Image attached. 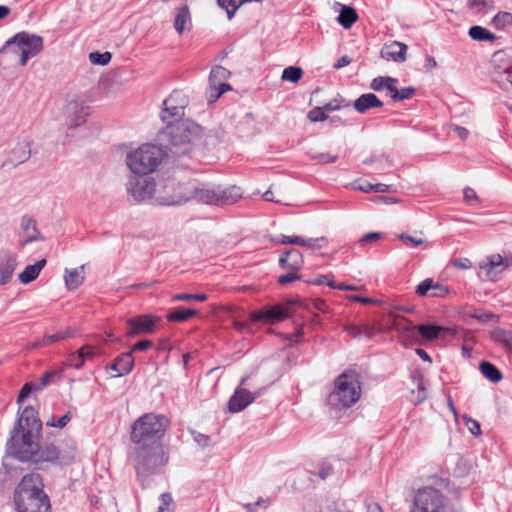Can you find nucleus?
I'll return each mask as SVG.
<instances>
[{
  "label": "nucleus",
  "mask_w": 512,
  "mask_h": 512,
  "mask_svg": "<svg viewBox=\"0 0 512 512\" xmlns=\"http://www.w3.org/2000/svg\"><path fill=\"white\" fill-rule=\"evenodd\" d=\"M42 422L38 412L27 406L18 418L10 439L7 442V451L20 461H30L35 464L58 463L60 450L50 442L39 443Z\"/></svg>",
  "instance_id": "f257e3e1"
},
{
  "label": "nucleus",
  "mask_w": 512,
  "mask_h": 512,
  "mask_svg": "<svg viewBox=\"0 0 512 512\" xmlns=\"http://www.w3.org/2000/svg\"><path fill=\"white\" fill-rule=\"evenodd\" d=\"M142 486H149V478L159 474L169 461L168 450L163 445L134 446L129 456Z\"/></svg>",
  "instance_id": "f03ea898"
},
{
  "label": "nucleus",
  "mask_w": 512,
  "mask_h": 512,
  "mask_svg": "<svg viewBox=\"0 0 512 512\" xmlns=\"http://www.w3.org/2000/svg\"><path fill=\"white\" fill-rule=\"evenodd\" d=\"M42 478L38 473L25 475L14 492L17 512H51L50 500L43 491Z\"/></svg>",
  "instance_id": "7ed1b4c3"
},
{
  "label": "nucleus",
  "mask_w": 512,
  "mask_h": 512,
  "mask_svg": "<svg viewBox=\"0 0 512 512\" xmlns=\"http://www.w3.org/2000/svg\"><path fill=\"white\" fill-rule=\"evenodd\" d=\"M169 426L170 420L165 415L146 413L132 424L131 441L134 446L163 445L161 441Z\"/></svg>",
  "instance_id": "20e7f679"
},
{
  "label": "nucleus",
  "mask_w": 512,
  "mask_h": 512,
  "mask_svg": "<svg viewBox=\"0 0 512 512\" xmlns=\"http://www.w3.org/2000/svg\"><path fill=\"white\" fill-rule=\"evenodd\" d=\"M361 384L355 373H342L334 381L327 405L335 412L352 407L361 397Z\"/></svg>",
  "instance_id": "39448f33"
},
{
  "label": "nucleus",
  "mask_w": 512,
  "mask_h": 512,
  "mask_svg": "<svg viewBox=\"0 0 512 512\" xmlns=\"http://www.w3.org/2000/svg\"><path fill=\"white\" fill-rule=\"evenodd\" d=\"M202 128L191 120L168 123L165 134L170 143V152L176 156L191 151L193 144L200 138Z\"/></svg>",
  "instance_id": "423d86ee"
},
{
  "label": "nucleus",
  "mask_w": 512,
  "mask_h": 512,
  "mask_svg": "<svg viewBox=\"0 0 512 512\" xmlns=\"http://www.w3.org/2000/svg\"><path fill=\"white\" fill-rule=\"evenodd\" d=\"M161 147L154 144H143L126 156V163L132 174L149 175L153 173L164 159Z\"/></svg>",
  "instance_id": "0eeeda50"
},
{
  "label": "nucleus",
  "mask_w": 512,
  "mask_h": 512,
  "mask_svg": "<svg viewBox=\"0 0 512 512\" xmlns=\"http://www.w3.org/2000/svg\"><path fill=\"white\" fill-rule=\"evenodd\" d=\"M189 183H180L175 180H167L162 186L156 201L160 205L174 206L190 201Z\"/></svg>",
  "instance_id": "6e6552de"
},
{
  "label": "nucleus",
  "mask_w": 512,
  "mask_h": 512,
  "mask_svg": "<svg viewBox=\"0 0 512 512\" xmlns=\"http://www.w3.org/2000/svg\"><path fill=\"white\" fill-rule=\"evenodd\" d=\"M443 494L433 488L419 489L414 497V506L411 512H445Z\"/></svg>",
  "instance_id": "1a4fd4ad"
},
{
  "label": "nucleus",
  "mask_w": 512,
  "mask_h": 512,
  "mask_svg": "<svg viewBox=\"0 0 512 512\" xmlns=\"http://www.w3.org/2000/svg\"><path fill=\"white\" fill-rule=\"evenodd\" d=\"M13 43H18V50L21 51V58L19 64L25 66L29 58L36 56L43 50V38L28 32H19L7 40V47Z\"/></svg>",
  "instance_id": "9d476101"
},
{
  "label": "nucleus",
  "mask_w": 512,
  "mask_h": 512,
  "mask_svg": "<svg viewBox=\"0 0 512 512\" xmlns=\"http://www.w3.org/2000/svg\"><path fill=\"white\" fill-rule=\"evenodd\" d=\"M126 190L135 201L150 199L156 191V182L152 176L132 174L126 184Z\"/></svg>",
  "instance_id": "9b49d317"
},
{
  "label": "nucleus",
  "mask_w": 512,
  "mask_h": 512,
  "mask_svg": "<svg viewBox=\"0 0 512 512\" xmlns=\"http://www.w3.org/2000/svg\"><path fill=\"white\" fill-rule=\"evenodd\" d=\"M247 381L248 377H243L240 380L239 386L235 389L233 395L230 397L228 401L229 412H241L262 394L261 389L252 393L248 389L244 388V386L247 384Z\"/></svg>",
  "instance_id": "f8f14e48"
},
{
  "label": "nucleus",
  "mask_w": 512,
  "mask_h": 512,
  "mask_svg": "<svg viewBox=\"0 0 512 512\" xmlns=\"http://www.w3.org/2000/svg\"><path fill=\"white\" fill-rule=\"evenodd\" d=\"M188 104L187 96L179 90H174L168 98L163 101V110L161 119L163 122L170 123L175 118L184 115V109Z\"/></svg>",
  "instance_id": "ddd939ff"
},
{
  "label": "nucleus",
  "mask_w": 512,
  "mask_h": 512,
  "mask_svg": "<svg viewBox=\"0 0 512 512\" xmlns=\"http://www.w3.org/2000/svg\"><path fill=\"white\" fill-rule=\"evenodd\" d=\"M287 317V309L281 305L265 306L249 314L251 322H262L264 324H275L285 320Z\"/></svg>",
  "instance_id": "4468645a"
},
{
  "label": "nucleus",
  "mask_w": 512,
  "mask_h": 512,
  "mask_svg": "<svg viewBox=\"0 0 512 512\" xmlns=\"http://www.w3.org/2000/svg\"><path fill=\"white\" fill-rule=\"evenodd\" d=\"M511 265L512 257H503L500 254H493L482 260L479 263V268L485 271L488 279L492 280Z\"/></svg>",
  "instance_id": "2eb2a0df"
},
{
  "label": "nucleus",
  "mask_w": 512,
  "mask_h": 512,
  "mask_svg": "<svg viewBox=\"0 0 512 512\" xmlns=\"http://www.w3.org/2000/svg\"><path fill=\"white\" fill-rule=\"evenodd\" d=\"M229 74L230 72L222 66H215L212 68L209 75V84L211 97L214 101L223 93L231 89L230 85L224 82L228 78Z\"/></svg>",
  "instance_id": "dca6fc26"
},
{
  "label": "nucleus",
  "mask_w": 512,
  "mask_h": 512,
  "mask_svg": "<svg viewBox=\"0 0 512 512\" xmlns=\"http://www.w3.org/2000/svg\"><path fill=\"white\" fill-rule=\"evenodd\" d=\"M156 321H158V318L152 317L150 315H141L138 317L130 318L126 322V335L129 337H134L151 333L155 328Z\"/></svg>",
  "instance_id": "f3484780"
},
{
  "label": "nucleus",
  "mask_w": 512,
  "mask_h": 512,
  "mask_svg": "<svg viewBox=\"0 0 512 512\" xmlns=\"http://www.w3.org/2000/svg\"><path fill=\"white\" fill-rule=\"evenodd\" d=\"M217 185H192L190 186V200L208 205H217Z\"/></svg>",
  "instance_id": "a211bd4d"
},
{
  "label": "nucleus",
  "mask_w": 512,
  "mask_h": 512,
  "mask_svg": "<svg viewBox=\"0 0 512 512\" xmlns=\"http://www.w3.org/2000/svg\"><path fill=\"white\" fill-rule=\"evenodd\" d=\"M65 112L69 118L70 126L77 127L85 122L86 116L89 114V107L84 105L83 102L72 99L67 103Z\"/></svg>",
  "instance_id": "6ab92c4d"
},
{
  "label": "nucleus",
  "mask_w": 512,
  "mask_h": 512,
  "mask_svg": "<svg viewBox=\"0 0 512 512\" xmlns=\"http://www.w3.org/2000/svg\"><path fill=\"white\" fill-rule=\"evenodd\" d=\"M408 47L406 44L392 41L384 44L381 49V57L385 60H392L394 62L402 63L406 60V52Z\"/></svg>",
  "instance_id": "aec40b11"
},
{
  "label": "nucleus",
  "mask_w": 512,
  "mask_h": 512,
  "mask_svg": "<svg viewBox=\"0 0 512 512\" xmlns=\"http://www.w3.org/2000/svg\"><path fill=\"white\" fill-rule=\"evenodd\" d=\"M217 205L225 206L232 205L236 203L242 197V190L240 187L231 185V186H222L217 185Z\"/></svg>",
  "instance_id": "412c9836"
},
{
  "label": "nucleus",
  "mask_w": 512,
  "mask_h": 512,
  "mask_svg": "<svg viewBox=\"0 0 512 512\" xmlns=\"http://www.w3.org/2000/svg\"><path fill=\"white\" fill-rule=\"evenodd\" d=\"M133 367L134 359L131 352H124L117 356L108 368L116 372L113 377H121L129 374Z\"/></svg>",
  "instance_id": "4be33fe9"
},
{
  "label": "nucleus",
  "mask_w": 512,
  "mask_h": 512,
  "mask_svg": "<svg viewBox=\"0 0 512 512\" xmlns=\"http://www.w3.org/2000/svg\"><path fill=\"white\" fill-rule=\"evenodd\" d=\"M279 265L286 270L299 271L303 265V256L297 249H290L282 254Z\"/></svg>",
  "instance_id": "5701e85b"
},
{
  "label": "nucleus",
  "mask_w": 512,
  "mask_h": 512,
  "mask_svg": "<svg viewBox=\"0 0 512 512\" xmlns=\"http://www.w3.org/2000/svg\"><path fill=\"white\" fill-rule=\"evenodd\" d=\"M382 106L383 102L373 93L362 94L353 102L354 109L360 114L366 113L369 109Z\"/></svg>",
  "instance_id": "b1692460"
},
{
  "label": "nucleus",
  "mask_w": 512,
  "mask_h": 512,
  "mask_svg": "<svg viewBox=\"0 0 512 512\" xmlns=\"http://www.w3.org/2000/svg\"><path fill=\"white\" fill-rule=\"evenodd\" d=\"M31 157V144L29 141L19 142L10 153V162L14 165L22 164Z\"/></svg>",
  "instance_id": "393cba45"
},
{
  "label": "nucleus",
  "mask_w": 512,
  "mask_h": 512,
  "mask_svg": "<svg viewBox=\"0 0 512 512\" xmlns=\"http://www.w3.org/2000/svg\"><path fill=\"white\" fill-rule=\"evenodd\" d=\"M417 331L427 341L435 340L442 332L454 334L455 330L449 327L439 325H418Z\"/></svg>",
  "instance_id": "a878e982"
},
{
  "label": "nucleus",
  "mask_w": 512,
  "mask_h": 512,
  "mask_svg": "<svg viewBox=\"0 0 512 512\" xmlns=\"http://www.w3.org/2000/svg\"><path fill=\"white\" fill-rule=\"evenodd\" d=\"M85 266L81 265L78 268L75 269H65V285L69 290H75L77 289L84 281V274H85Z\"/></svg>",
  "instance_id": "bb28decb"
},
{
  "label": "nucleus",
  "mask_w": 512,
  "mask_h": 512,
  "mask_svg": "<svg viewBox=\"0 0 512 512\" xmlns=\"http://www.w3.org/2000/svg\"><path fill=\"white\" fill-rule=\"evenodd\" d=\"M491 63L493 68L499 73H512V57L504 51H497L493 54Z\"/></svg>",
  "instance_id": "cd10ccee"
},
{
  "label": "nucleus",
  "mask_w": 512,
  "mask_h": 512,
  "mask_svg": "<svg viewBox=\"0 0 512 512\" xmlns=\"http://www.w3.org/2000/svg\"><path fill=\"white\" fill-rule=\"evenodd\" d=\"M46 265V259H41L32 265H28L25 267L22 273L19 274V280L22 284H28L34 281L41 270Z\"/></svg>",
  "instance_id": "c85d7f7f"
},
{
  "label": "nucleus",
  "mask_w": 512,
  "mask_h": 512,
  "mask_svg": "<svg viewBox=\"0 0 512 512\" xmlns=\"http://www.w3.org/2000/svg\"><path fill=\"white\" fill-rule=\"evenodd\" d=\"M21 227L23 231L26 233L28 242L40 239V233L37 230L36 221L32 217L24 215L21 218Z\"/></svg>",
  "instance_id": "c756f323"
},
{
  "label": "nucleus",
  "mask_w": 512,
  "mask_h": 512,
  "mask_svg": "<svg viewBox=\"0 0 512 512\" xmlns=\"http://www.w3.org/2000/svg\"><path fill=\"white\" fill-rule=\"evenodd\" d=\"M491 338L494 342L502 345L506 350L512 352V333L502 328H495L491 332Z\"/></svg>",
  "instance_id": "7c9ffc66"
},
{
  "label": "nucleus",
  "mask_w": 512,
  "mask_h": 512,
  "mask_svg": "<svg viewBox=\"0 0 512 512\" xmlns=\"http://www.w3.org/2000/svg\"><path fill=\"white\" fill-rule=\"evenodd\" d=\"M482 375L493 383H498L502 380L503 376L500 370L488 361H482L479 365Z\"/></svg>",
  "instance_id": "2f4dec72"
},
{
  "label": "nucleus",
  "mask_w": 512,
  "mask_h": 512,
  "mask_svg": "<svg viewBox=\"0 0 512 512\" xmlns=\"http://www.w3.org/2000/svg\"><path fill=\"white\" fill-rule=\"evenodd\" d=\"M197 314V311L195 309H187V308H177L172 311H170L166 318L170 322H185L189 318L195 316Z\"/></svg>",
  "instance_id": "473e14b6"
},
{
  "label": "nucleus",
  "mask_w": 512,
  "mask_h": 512,
  "mask_svg": "<svg viewBox=\"0 0 512 512\" xmlns=\"http://www.w3.org/2000/svg\"><path fill=\"white\" fill-rule=\"evenodd\" d=\"M358 19L356 11L347 6H343L338 16V22L345 29L350 28Z\"/></svg>",
  "instance_id": "72a5a7b5"
},
{
  "label": "nucleus",
  "mask_w": 512,
  "mask_h": 512,
  "mask_svg": "<svg viewBox=\"0 0 512 512\" xmlns=\"http://www.w3.org/2000/svg\"><path fill=\"white\" fill-rule=\"evenodd\" d=\"M469 36L475 41H494L497 36L482 26H472L468 31Z\"/></svg>",
  "instance_id": "f704fd0d"
},
{
  "label": "nucleus",
  "mask_w": 512,
  "mask_h": 512,
  "mask_svg": "<svg viewBox=\"0 0 512 512\" xmlns=\"http://www.w3.org/2000/svg\"><path fill=\"white\" fill-rule=\"evenodd\" d=\"M187 24H190V12L187 6H183L177 10L174 28L179 34H182Z\"/></svg>",
  "instance_id": "c9c22d12"
},
{
  "label": "nucleus",
  "mask_w": 512,
  "mask_h": 512,
  "mask_svg": "<svg viewBox=\"0 0 512 512\" xmlns=\"http://www.w3.org/2000/svg\"><path fill=\"white\" fill-rule=\"evenodd\" d=\"M492 24L498 30H502L508 26H511L512 25V13L505 12V11L498 12L493 17Z\"/></svg>",
  "instance_id": "e433bc0d"
},
{
  "label": "nucleus",
  "mask_w": 512,
  "mask_h": 512,
  "mask_svg": "<svg viewBox=\"0 0 512 512\" xmlns=\"http://www.w3.org/2000/svg\"><path fill=\"white\" fill-rule=\"evenodd\" d=\"M303 76V70L297 66H288L283 70L282 80L297 83Z\"/></svg>",
  "instance_id": "4c0bfd02"
},
{
  "label": "nucleus",
  "mask_w": 512,
  "mask_h": 512,
  "mask_svg": "<svg viewBox=\"0 0 512 512\" xmlns=\"http://www.w3.org/2000/svg\"><path fill=\"white\" fill-rule=\"evenodd\" d=\"M217 2L221 8L226 10L228 18L231 19L237 9L247 0H217Z\"/></svg>",
  "instance_id": "58836bf2"
},
{
  "label": "nucleus",
  "mask_w": 512,
  "mask_h": 512,
  "mask_svg": "<svg viewBox=\"0 0 512 512\" xmlns=\"http://www.w3.org/2000/svg\"><path fill=\"white\" fill-rule=\"evenodd\" d=\"M351 106V102L349 100H346L342 96H338L336 98H333L328 103L324 105V109L328 112L338 111L343 108H348Z\"/></svg>",
  "instance_id": "ea45409f"
},
{
  "label": "nucleus",
  "mask_w": 512,
  "mask_h": 512,
  "mask_svg": "<svg viewBox=\"0 0 512 512\" xmlns=\"http://www.w3.org/2000/svg\"><path fill=\"white\" fill-rule=\"evenodd\" d=\"M15 270V264L13 262L0 263V285L8 283Z\"/></svg>",
  "instance_id": "a19ab883"
},
{
  "label": "nucleus",
  "mask_w": 512,
  "mask_h": 512,
  "mask_svg": "<svg viewBox=\"0 0 512 512\" xmlns=\"http://www.w3.org/2000/svg\"><path fill=\"white\" fill-rule=\"evenodd\" d=\"M112 55L110 52H91L89 54V60L92 64L96 65H107L111 61Z\"/></svg>",
  "instance_id": "79ce46f5"
},
{
  "label": "nucleus",
  "mask_w": 512,
  "mask_h": 512,
  "mask_svg": "<svg viewBox=\"0 0 512 512\" xmlns=\"http://www.w3.org/2000/svg\"><path fill=\"white\" fill-rule=\"evenodd\" d=\"M394 327L398 331H414L417 330V326L413 325L411 321L407 320L406 318L399 316L394 319Z\"/></svg>",
  "instance_id": "37998d69"
},
{
  "label": "nucleus",
  "mask_w": 512,
  "mask_h": 512,
  "mask_svg": "<svg viewBox=\"0 0 512 512\" xmlns=\"http://www.w3.org/2000/svg\"><path fill=\"white\" fill-rule=\"evenodd\" d=\"M325 111L326 110L324 109V106L323 107H315L308 112L307 117L311 122H322L329 118L328 115L325 113Z\"/></svg>",
  "instance_id": "c03bdc74"
},
{
  "label": "nucleus",
  "mask_w": 512,
  "mask_h": 512,
  "mask_svg": "<svg viewBox=\"0 0 512 512\" xmlns=\"http://www.w3.org/2000/svg\"><path fill=\"white\" fill-rule=\"evenodd\" d=\"M190 434L193 437V440L201 447V448H207L212 445V440L209 435L202 434L200 432H197L195 430H191Z\"/></svg>",
  "instance_id": "a18cd8bd"
},
{
  "label": "nucleus",
  "mask_w": 512,
  "mask_h": 512,
  "mask_svg": "<svg viewBox=\"0 0 512 512\" xmlns=\"http://www.w3.org/2000/svg\"><path fill=\"white\" fill-rule=\"evenodd\" d=\"M191 300L203 302V301L207 300V295L206 294L180 293V294H175L174 296H172V301H191Z\"/></svg>",
  "instance_id": "49530a36"
},
{
  "label": "nucleus",
  "mask_w": 512,
  "mask_h": 512,
  "mask_svg": "<svg viewBox=\"0 0 512 512\" xmlns=\"http://www.w3.org/2000/svg\"><path fill=\"white\" fill-rule=\"evenodd\" d=\"M72 336V331L66 330L51 334L43 339V345H49L59 340H63Z\"/></svg>",
  "instance_id": "de8ad7c7"
},
{
  "label": "nucleus",
  "mask_w": 512,
  "mask_h": 512,
  "mask_svg": "<svg viewBox=\"0 0 512 512\" xmlns=\"http://www.w3.org/2000/svg\"><path fill=\"white\" fill-rule=\"evenodd\" d=\"M66 364L69 367L75 368L77 370L83 367V356L79 354L78 351L75 353H71L66 360Z\"/></svg>",
  "instance_id": "09e8293b"
},
{
  "label": "nucleus",
  "mask_w": 512,
  "mask_h": 512,
  "mask_svg": "<svg viewBox=\"0 0 512 512\" xmlns=\"http://www.w3.org/2000/svg\"><path fill=\"white\" fill-rule=\"evenodd\" d=\"M415 88L414 87H404L399 90V92H396V94L393 96L394 102L403 101L406 99H410L415 94Z\"/></svg>",
  "instance_id": "8fccbe9b"
},
{
  "label": "nucleus",
  "mask_w": 512,
  "mask_h": 512,
  "mask_svg": "<svg viewBox=\"0 0 512 512\" xmlns=\"http://www.w3.org/2000/svg\"><path fill=\"white\" fill-rule=\"evenodd\" d=\"M327 243V239L325 237L319 238H309L304 239V244L302 246L308 247L311 249H321Z\"/></svg>",
  "instance_id": "3c124183"
},
{
  "label": "nucleus",
  "mask_w": 512,
  "mask_h": 512,
  "mask_svg": "<svg viewBox=\"0 0 512 512\" xmlns=\"http://www.w3.org/2000/svg\"><path fill=\"white\" fill-rule=\"evenodd\" d=\"M468 6L471 9L482 7L483 9L492 10L494 9L493 0H468Z\"/></svg>",
  "instance_id": "603ef678"
},
{
  "label": "nucleus",
  "mask_w": 512,
  "mask_h": 512,
  "mask_svg": "<svg viewBox=\"0 0 512 512\" xmlns=\"http://www.w3.org/2000/svg\"><path fill=\"white\" fill-rule=\"evenodd\" d=\"M71 420V413L67 412L65 415H63L61 418H59L56 422L54 421V418H51L47 421V426L56 427V428H64L68 422Z\"/></svg>",
  "instance_id": "864d4df0"
},
{
  "label": "nucleus",
  "mask_w": 512,
  "mask_h": 512,
  "mask_svg": "<svg viewBox=\"0 0 512 512\" xmlns=\"http://www.w3.org/2000/svg\"><path fill=\"white\" fill-rule=\"evenodd\" d=\"M433 280L430 278H427L423 280L416 288V293L419 296H426L428 295V292L431 291L433 288Z\"/></svg>",
  "instance_id": "5fc2aeb1"
},
{
  "label": "nucleus",
  "mask_w": 512,
  "mask_h": 512,
  "mask_svg": "<svg viewBox=\"0 0 512 512\" xmlns=\"http://www.w3.org/2000/svg\"><path fill=\"white\" fill-rule=\"evenodd\" d=\"M287 271H288L287 274L279 276V278H278L279 284L286 285V284L292 283V282L300 279L298 271H292V270H287Z\"/></svg>",
  "instance_id": "6e6d98bb"
},
{
  "label": "nucleus",
  "mask_w": 512,
  "mask_h": 512,
  "mask_svg": "<svg viewBox=\"0 0 512 512\" xmlns=\"http://www.w3.org/2000/svg\"><path fill=\"white\" fill-rule=\"evenodd\" d=\"M383 234L381 232H369L362 236V238L359 240L361 245H366L368 243H374L380 239H382Z\"/></svg>",
  "instance_id": "4d7b16f0"
},
{
  "label": "nucleus",
  "mask_w": 512,
  "mask_h": 512,
  "mask_svg": "<svg viewBox=\"0 0 512 512\" xmlns=\"http://www.w3.org/2000/svg\"><path fill=\"white\" fill-rule=\"evenodd\" d=\"M279 242L284 245L291 244L301 246L304 244V238L300 236L281 235Z\"/></svg>",
  "instance_id": "13d9d810"
},
{
  "label": "nucleus",
  "mask_w": 512,
  "mask_h": 512,
  "mask_svg": "<svg viewBox=\"0 0 512 512\" xmlns=\"http://www.w3.org/2000/svg\"><path fill=\"white\" fill-rule=\"evenodd\" d=\"M344 330L352 337V338H360L362 337V327L356 324H346L344 326Z\"/></svg>",
  "instance_id": "bf43d9fd"
},
{
  "label": "nucleus",
  "mask_w": 512,
  "mask_h": 512,
  "mask_svg": "<svg viewBox=\"0 0 512 512\" xmlns=\"http://www.w3.org/2000/svg\"><path fill=\"white\" fill-rule=\"evenodd\" d=\"M21 51H22V49L18 50V43L17 44L13 43L11 46L7 47V42H6L5 45L0 49V54L11 53L15 57H19V59H20Z\"/></svg>",
  "instance_id": "052dcab7"
},
{
  "label": "nucleus",
  "mask_w": 512,
  "mask_h": 512,
  "mask_svg": "<svg viewBox=\"0 0 512 512\" xmlns=\"http://www.w3.org/2000/svg\"><path fill=\"white\" fill-rule=\"evenodd\" d=\"M152 345H153L152 341H150V340H142V341H139V342L135 343L131 347V350L129 352H131V355H132L133 352L145 351L148 348L152 347Z\"/></svg>",
  "instance_id": "680f3d73"
},
{
  "label": "nucleus",
  "mask_w": 512,
  "mask_h": 512,
  "mask_svg": "<svg viewBox=\"0 0 512 512\" xmlns=\"http://www.w3.org/2000/svg\"><path fill=\"white\" fill-rule=\"evenodd\" d=\"M448 293V289L438 283H433V288L431 289L430 297H444Z\"/></svg>",
  "instance_id": "e2e57ef3"
},
{
  "label": "nucleus",
  "mask_w": 512,
  "mask_h": 512,
  "mask_svg": "<svg viewBox=\"0 0 512 512\" xmlns=\"http://www.w3.org/2000/svg\"><path fill=\"white\" fill-rule=\"evenodd\" d=\"M78 353L82 354L83 363H84L86 360H90L94 357L95 350H94V347H92L90 345H85L78 350Z\"/></svg>",
  "instance_id": "0e129e2a"
},
{
  "label": "nucleus",
  "mask_w": 512,
  "mask_h": 512,
  "mask_svg": "<svg viewBox=\"0 0 512 512\" xmlns=\"http://www.w3.org/2000/svg\"><path fill=\"white\" fill-rule=\"evenodd\" d=\"M399 239L406 242L412 247H417L423 243V240L421 238H415L413 236L407 235V234H400Z\"/></svg>",
  "instance_id": "69168bd1"
},
{
  "label": "nucleus",
  "mask_w": 512,
  "mask_h": 512,
  "mask_svg": "<svg viewBox=\"0 0 512 512\" xmlns=\"http://www.w3.org/2000/svg\"><path fill=\"white\" fill-rule=\"evenodd\" d=\"M370 88L374 91H382L385 89V76H379L371 81Z\"/></svg>",
  "instance_id": "338daca9"
},
{
  "label": "nucleus",
  "mask_w": 512,
  "mask_h": 512,
  "mask_svg": "<svg viewBox=\"0 0 512 512\" xmlns=\"http://www.w3.org/2000/svg\"><path fill=\"white\" fill-rule=\"evenodd\" d=\"M366 512H383L380 504L371 499L365 500Z\"/></svg>",
  "instance_id": "774afa93"
}]
</instances>
